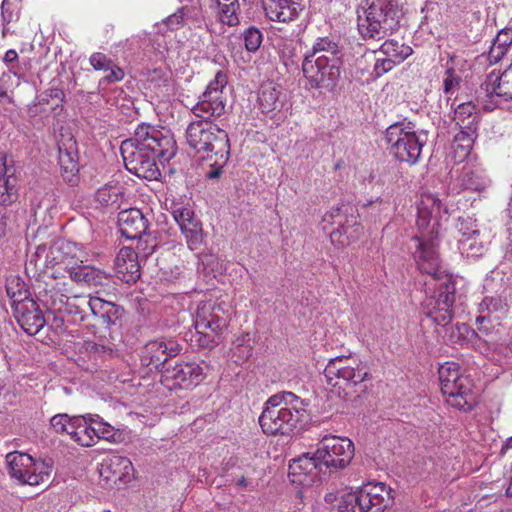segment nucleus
Wrapping results in <instances>:
<instances>
[{
    "instance_id": "obj_1",
    "label": "nucleus",
    "mask_w": 512,
    "mask_h": 512,
    "mask_svg": "<svg viewBox=\"0 0 512 512\" xmlns=\"http://www.w3.org/2000/svg\"><path fill=\"white\" fill-rule=\"evenodd\" d=\"M126 169L139 178L155 180L160 175L156 159L169 162L176 153L172 135L146 123L139 124L134 136L120 146Z\"/></svg>"
},
{
    "instance_id": "obj_2",
    "label": "nucleus",
    "mask_w": 512,
    "mask_h": 512,
    "mask_svg": "<svg viewBox=\"0 0 512 512\" xmlns=\"http://www.w3.org/2000/svg\"><path fill=\"white\" fill-rule=\"evenodd\" d=\"M444 219H448L447 207L443 206L434 194H422L417 206L416 224L420 234L413 238L417 242L414 258L419 270L432 276L437 282L442 281L444 276H448L440 269L434 242Z\"/></svg>"
},
{
    "instance_id": "obj_3",
    "label": "nucleus",
    "mask_w": 512,
    "mask_h": 512,
    "mask_svg": "<svg viewBox=\"0 0 512 512\" xmlns=\"http://www.w3.org/2000/svg\"><path fill=\"white\" fill-rule=\"evenodd\" d=\"M341 51L329 37H319L307 50L302 60V72L313 89H332L339 77Z\"/></svg>"
},
{
    "instance_id": "obj_4",
    "label": "nucleus",
    "mask_w": 512,
    "mask_h": 512,
    "mask_svg": "<svg viewBox=\"0 0 512 512\" xmlns=\"http://www.w3.org/2000/svg\"><path fill=\"white\" fill-rule=\"evenodd\" d=\"M305 403L292 392L274 394L265 402L259 424L267 435H289L304 416Z\"/></svg>"
},
{
    "instance_id": "obj_5",
    "label": "nucleus",
    "mask_w": 512,
    "mask_h": 512,
    "mask_svg": "<svg viewBox=\"0 0 512 512\" xmlns=\"http://www.w3.org/2000/svg\"><path fill=\"white\" fill-rule=\"evenodd\" d=\"M358 11V30L364 39L381 40L397 30L404 15L403 0H368Z\"/></svg>"
},
{
    "instance_id": "obj_6",
    "label": "nucleus",
    "mask_w": 512,
    "mask_h": 512,
    "mask_svg": "<svg viewBox=\"0 0 512 512\" xmlns=\"http://www.w3.org/2000/svg\"><path fill=\"white\" fill-rule=\"evenodd\" d=\"M232 313V307L226 301L209 299L198 302L192 313L198 345L202 348L218 345Z\"/></svg>"
},
{
    "instance_id": "obj_7",
    "label": "nucleus",
    "mask_w": 512,
    "mask_h": 512,
    "mask_svg": "<svg viewBox=\"0 0 512 512\" xmlns=\"http://www.w3.org/2000/svg\"><path fill=\"white\" fill-rule=\"evenodd\" d=\"M441 392L449 406L469 412L477 404L473 380L464 373L458 363L445 362L438 369Z\"/></svg>"
},
{
    "instance_id": "obj_8",
    "label": "nucleus",
    "mask_w": 512,
    "mask_h": 512,
    "mask_svg": "<svg viewBox=\"0 0 512 512\" xmlns=\"http://www.w3.org/2000/svg\"><path fill=\"white\" fill-rule=\"evenodd\" d=\"M384 139L395 159L415 165L421 158L428 135L424 130H416L411 122L401 121L386 129Z\"/></svg>"
},
{
    "instance_id": "obj_9",
    "label": "nucleus",
    "mask_w": 512,
    "mask_h": 512,
    "mask_svg": "<svg viewBox=\"0 0 512 512\" xmlns=\"http://www.w3.org/2000/svg\"><path fill=\"white\" fill-rule=\"evenodd\" d=\"M185 138L188 146L203 159L213 160V154L221 155L223 163L227 150H230L228 133L212 121L197 119L191 121Z\"/></svg>"
},
{
    "instance_id": "obj_10",
    "label": "nucleus",
    "mask_w": 512,
    "mask_h": 512,
    "mask_svg": "<svg viewBox=\"0 0 512 512\" xmlns=\"http://www.w3.org/2000/svg\"><path fill=\"white\" fill-rule=\"evenodd\" d=\"M49 309L67 317V321L78 324L84 321L89 311L90 296L72 293L70 283L56 282L46 293Z\"/></svg>"
},
{
    "instance_id": "obj_11",
    "label": "nucleus",
    "mask_w": 512,
    "mask_h": 512,
    "mask_svg": "<svg viewBox=\"0 0 512 512\" xmlns=\"http://www.w3.org/2000/svg\"><path fill=\"white\" fill-rule=\"evenodd\" d=\"M324 377L330 386H356L370 378L368 368L358 357L337 356L327 363Z\"/></svg>"
},
{
    "instance_id": "obj_12",
    "label": "nucleus",
    "mask_w": 512,
    "mask_h": 512,
    "mask_svg": "<svg viewBox=\"0 0 512 512\" xmlns=\"http://www.w3.org/2000/svg\"><path fill=\"white\" fill-rule=\"evenodd\" d=\"M9 475L21 484L39 485L48 480L52 463L49 460H34L29 454L14 451L6 455Z\"/></svg>"
},
{
    "instance_id": "obj_13",
    "label": "nucleus",
    "mask_w": 512,
    "mask_h": 512,
    "mask_svg": "<svg viewBox=\"0 0 512 512\" xmlns=\"http://www.w3.org/2000/svg\"><path fill=\"white\" fill-rule=\"evenodd\" d=\"M354 444L347 437L326 434L317 444L316 455L322 467L331 472L343 470L354 457Z\"/></svg>"
},
{
    "instance_id": "obj_14",
    "label": "nucleus",
    "mask_w": 512,
    "mask_h": 512,
    "mask_svg": "<svg viewBox=\"0 0 512 512\" xmlns=\"http://www.w3.org/2000/svg\"><path fill=\"white\" fill-rule=\"evenodd\" d=\"M227 83L226 73L218 71L191 110L196 118L212 121L225 114L227 96L224 91Z\"/></svg>"
},
{
    "instance_id": "obj_15",
    "label": "nucleus",
    "mask_w": 512,
    "mask_h": 512,
    "mask_svg": "<svg viewBox=\"0 0 512 512\" xmlns=\"http://www.w3.org/2000/svg\"><path fill=\"white\" fill-rule=\"evenodd\" d=\"M348 213V207H336L326 212L323 216V229L330 226H336L329 232L331 243L338 247L349 245L352 241L359 238L362 233V227L358 223L357 216L353 209Z\"/></svg>"
},
{
    "instance_id": "obj_16",
    "label": "nucleus",
    "mask_w": 512,
    "mask_h": 512,
    "mask_svg": "<svg viewBox=\"0 0 512 512\" xmlns=\"http://www.w3.org/2000/svg\"><path fill=\"white\" fill-rule=\"evenodd\" d=\"M455 292V281L451 276H444L442 281L437 284V294L424 301V315L436 325L442 327L448 325L453 318Z\"/></svg>"
},
{
    "instance_id": "obj_17",
    "label": "nucleus",
    "mask_w": 512,
    "mask_h": 512,
    "mask_svg": "<svg viewBox=\"0 0 512 512\" xmlns=\"http://www.w3.org/2000/svg\"><path fill=\"white\" fill-rule=\"evenodd\" d=\"M209 366L201 362H180L161 374V383L169 390L188 389L198 385L206 376Z\"/></svg>"
},
{
    "instance_id": "obj_18",
    "label": "nucleus",
    "mask_w": 512,
    "mask_h": 512,
    "mask_svg": "<svg viewBox=\"0 0 512 512\" xmlns=\"http://www.w3.org/2000/svg\"><path fill=\"white\" fill-rule=\"evenodd\" d=\"M100 484L112 488L127 484L134 477V467L130 459L120 455H110L102 460L97 468Z\"/></svg>"
},
{
    "instance_id": "obj_19",
    "label": "nucleus",
    "mask_w": 512,
    "mask_h": 512,
    "mask_svg": "<svg viewBox=\"0 0 512 512\" xmlns=\"http://www.w3.org/2000/svg\"><path fill=\"white\" fill-rule=\"evenodd\" d=\"M487 294L478 307L476 322H483L492 313H504L507 308V285L503 278L487 277L483 285Z\"/></svg>"
},
{
    "instance_id": "obj_20",
    "label": "nucleus",
    "mask_w": 512,
    "mask_h": 512,
    "mask_svg": "<svg viewBox=\"0 0 512 512\" xmlns=\"http://www.w3.org/2000/svg\"><path fill=\"white\" fill-rule=\"evenodd\" d=\"M360 512H383L391 503V488L382 482H368L358 491Z\"/></svg>"
},
{
    "instance_id": "obj_21",
    "label": "nucleus",
    "mask_w": 512,
    "mask_h": 512,
    "mask_svg": "<svg viewBox=\"0 0 512 512\" xmlns=\"http://www.w3.org/2000/svg\"><path fill=\"white\" fill-rule=\"evenodd\" d=\"M181 351L180 345L173 339L159 338L146 343L140 359L143 366L159 369L169 358L175 357Z\"/></svg>"
},
{
    "instance_id": "obj_22",
    "label": "nucleus",
    "mask_w": 512,
    "mask_h": 512,
    "mask_svg": "<svg viewBox=\"0 0 512 512\" xmlns=\"http://www.w3.org/2000/svg\"><path fill=\"white\" fill-rule=\"evenodd\" d=\"M173 217L185 237L188 248L191 251L201 250L204 246L203 228L194 212L190 208L179 207L173 211Z\"/></svg>"
},
{
    "instance_id": "obj_23",
    "label": "nucleus",
    "mask_w": 512,
    "mask_h": 512,
    "mask_svg": "<svg viewBox=\"0 0 512 512\" xmlns=\"http://www.w3.org/2000/svg\"><path fill=\"white\" fill-rule=\"evenodd\" d=\"M77 245L69 241H57L50 247L38 246L35 252L36 264L42 261L45 267L54 265H64L68 270L69 265L73 263Z\"/></svg>"
},
{
    "instance_id": "obj_24",
    "label": "nucleus",
    "mask_w": 512,
    "mask_h": 512,
    "mask_svg": "<svg viewBox=\"0 0 512 512\" xmlns=\"http://www.w3.org/2000/svg\"><path fill=\"white\" fill-rule=\"evenodd\" d=\"M64 92L60 88H50L36 96L33 103L27 107L30 118L42 119L57 116L63 110Z\"/></svg>"
},
{
    "instance_id": "obj_25",
    "label": "nucleus",
    "mask_w": 512,
    "mask_h": 512,
    "mask_svg": "<svg viewBox=\"0 0 512 512\" xmlns=\"http://www.w3.org/2000/svg\"><path fill=\"white\" fill-rule=\"evenodd\" d=\"M322 468L316 452L312 456L307 453L292 460L289 464V476L293 483L310 486L318 479V474L322 471Z\"/></svg>"
},
{
    "instance_id": "obj_26",
    "label": "nucleus",
    "mask_w": 512,
    "mask_h": 512,
    "mask_svg": "<svg viewBox=\"0 0 512 512\" xmlns=\"http://www.w3.org/2000/svg\"><path fill=\"white\" fill-rule=\"evenodd\" d=\"M261 4L266 18L280 23L296 20L304 9L302 0H261Z\"/></svg>"
},
{
    "instance_id": "obj_27",
    "label": "nucleus",
    "mask_w": 512,
    "mask_h": 512,
    "mask_svg": "<svg viewBox=\"0 0 512 512\" xmlns=\"http://www.w3.org/2000/svg\"><path fill=\"white\" fill-rule=\"evenodd\" d=\"M13 312L17 323L29 335L37 334L45 324L42 311L33 299L17 304Z\"/></svg>"
},
{
    "instance_id": "obj_28",
    "label": "nucleus",
    "mask_w": 512,
    "mask_h": 512,
    "mask_svg": "<svg viewBox=\"0 0 512 512\" xmlns=\"http://www.w3.org/2000/svg\"><path fill=\"white\" fill-rule=\"evenodd\" d=\"M484 85L489 97L503 102L512 100V64L503 71L489 73Z\"/></svg>"
},
{
    "instance_id": "obj_29",
    "label": "nucleus",
    "mask_w": 512,
    "mask_h": 512,
    "mask_svg": "<svg viewBox=\"0 0 512 512\" xmlns=\"http://www.w3.org/2000/svg\"><path fill=\"white\" fill-rule=\"evenodd\" d=\"M118 226L127 239H141L147 233L148 220L139 209L131 208L118 214Z\"/></svg>"
},
{
    "instance_id": "obj_30",
    "label": "nucleus",
    "mask_w": 512,
    "mask_h": 512,
    "mask_svg": "<svg viewBox=\"0 0 512 512\" xmlns=\"http://www.w3.org/2000/svg\"><path fill=\"white\" fill-rule=\"evenodd\" d=\"M114 267L117 276L126 283H135L140 278L138 254L131 247H123L119 250Z\"/></svg>"
},
{
    "instance_id": "obj_31",
    "label": "nucleus",
    "mask_w": 512,
    "mask_h": 512,
    "mask_svg": "<svg viewBox=\"0 0 512 512\" xmlns=\"http://www.w3.org/2000/svg\"><path fill=\"white\" fill-rule=\"evenodd\" d=\"M68 273L73 282L90 288L97 289L107 286L111 282L109 274L90 265L71 266Z\"/></svg>"
},
{
    "instance_id": "obj_32",
    "label": "nucleus",
    "mask_w": 512,
    "mask_h": 512,
    "mask_svg": "<svg viewBox=\"0 0 512 512\" xmlns=\"http://www.w3.org/2000/svg\"><path fill=\"white\" fill-rule=\"evenodd\" d=\"M89 311L106 327L114 325L122 315V309L118 305L99 296H90Z\"/></svg>"
},
{
    "instance_id": "obj_33",
    "label": "nucleus",
    "mask_w": 512,
    "mask_h": 512,
    "mask_svg": "<svg viewBox=\"0 0 512 512\" xmlns=\"http://www.w3.org/2000/svg\"><path fill=\"white\" fill-rule=\"evenodd\" d=\"M58 151L61 176L66 182L74 183L79 171L78 154L76 152L75 143L70 142L68 145H59Z\"/></svg>"
},
{
    "instance_id": "obj_34",
    "label": "nucleus",
    "mask_w": 512,
    "mask_h": 512,
    "mask_svg": "<svg viewBox=\"0 0 512 512\" xmlns=\"http://www.w3.org/2000/svg\"><path fill=\"white\" fill-rule=\"evenodd\" d=\"M325 503L331 512H354L358 506L356 491L341 490L325 495Z\"/></svg>"
},
{
    "instance_id": "obj_35",
    "label": "nucleus",
    "mask_w": 512,
    "mask_h": 512,
    "mask_svg": "<svg viewBox=\"0 0 512 512\" xmlns=\"http://www.w3.org/2000/svg\"><path fill=\"white\" fill-rule=\"evenodd\" d=\"M477 136L478 130L460 129L454 136L451 146V156L454 162L460 163L468 157Z\"/></svg>"
},
{
    "instance_id": "obj_36",
    "label": "nucleus",
    "mask_w": 512,
    "mask_h": 512,
    "mask_svg": "<svg viewBox=\"0 0 512 512\" xmlns=\"http://www.w3.org/2000/svg\"><path fill=\"white\" fill-rule=\"evenodd\" d=\"M93 414L76 415V426L73 432V441L83 447L95 444V429L93 428Z\"/></svg>"
},
{
    "instance_id": "obj_37",
    "label": "nucleus",
    "mask_w": 512,
    "mask_h": 512,
    "mask_svg": "<svg viewBox=\"0 0 512 512\" xmlns=\"http://www.w3.org/2000/svg\"><path fill=\"white\" fill-rule=\"evenodd\" d=\"M453 120L460 129L478 130L480 114L473 103L466 102L457 106Z\"/></svg>"
},
{
    "instance_id": "obj_38",
    "label": "nucleus",
    "mask_w": 512,
    "mask_h": 512,
    "mask_svg": "<svg viewBox=\"0 0 512 512\" xmlns=\"http://www.w3.org/2000/svg\"><path fill=\"white\" fill-rule=\"evenodd\" d=\"M377 51L378 54L389 57L398 65L404 62L413 52L410 46L394 39L385 41Z\"/></svg>"
},
{
    "instance_id": "obj_39",
    "label": "nucleus",
    "mask_w": 512,
    "mask_h": 512,
    "mask_svg": "<svg viewBox=\"0 0 512 512\" xmlns=\"http://www.w3.org/2000/svg\"><path fill=\"white\" fill-rule=\"evenodd\" d=\"M5 287L13 309L17 304L31 300L27 285L19 276L10 275L7 277Z\"/></svg>"
},
{
    "instance_id": "obj_40",
    "label": "nucleus",
    "mask_w": 512,
    "mask_h": 512,
    "mask_svg": "<svg viewBox=\"0 0 512 512\" xmlns=\"http://www.w3.org/2000/svg\"><path fill=\"white\" fill-rule=\"evenodd\" d=\"M218 10L222 23L229 26H236L239 23L240 2L239 0H210Z\"/></svg>"
},
{
    "instance_id": "obj_41",
    "label": "nucleus",
    "mask_w": 512,
    "mask_h": 512,
    "mask_svg": "<svg viewBox=\"0 0 512 512\" xmlns=\"http://www.w3.org/2000/svg\"><path fill=\"white\" fill-rule=\"evenodd\" d=\"M278 90L270 83L263 85L258 95V103L263 113H271L278 109Z\"/></svg>"
},
{
    "instance_id": "obj_42",
    "label": "nucleus",
    "mask_w": 512,
    "mask_h": 512,
    "mask_svg": "<svg viewBox=\"0 0 512 512\" xmlns=\"http://www.w3.org/2000/svg\"><path fill=\"white\" fill-rule=\"evenodd\" d=\"M76 423V415L70 416L66 413H60L51 417L50 428L54 433L60 435H68L72 440Z\"/></svg>"
},
{
    "instance_id": "obj_43",
    "label": "nucleus",
    "mask_w": 512,
    "mask_h": 512,
    "mask_svg": "<svg viewBox=\"0 0 512 512\" xmlns=\"http://www.w3.org/2000/svg\"><path fill=\"white\" fill-rule=\"evenodd\" d=\"M253 339L249 333H242L233 342V355L237 358L236 361H247L252 355Z\"/></svg>"
},
{
    "instance_id": "obj_44",
    "label": "nucleus",
    "mask_w": 512,
    "mask_h": 512,
    "mask_svg": "<svg viewBox=\"0 0 512 512\" xmlns=\"http://www.w3.org/2000/svg\"><path fill=\"white\" fill-rule=\"evenodd\" d=\"M458 249L466 257H478L484 251L483 242L480 240V232L469 238H458Z\"/></svg>"
},
{
    "instance_id": "obj_45",
    "label": "nucleus",
    "mask_w": 512,
    "mask_h": 512,
    "mask_svg": "<svg viewBox=\"0 0 512 512\" xmlns=\"http://www.w3.org/2000/svg\"><path fill=\"white\" fill-rule=\"evenodd\" d=\"M8 159L7 157L5 156H0V181H4V185H5V188H6V195L5 193H2L1 194V202L3 204H10L14 201H16L17 199V195L15 192L12 191V188L9 189L8 188V184H9V178L12 176L13 174V167L9 166L8 163H7Z\"/></svg>"
},
{
    "instance_id": "obj_46",
    "label": "nucleus",
    "mask_w": 512,
    "mask_h": 512,
    "mask_svg": "<svg viewBox=\"0 0 512 512\" xmlns=\"http://www.w3.org/2000/svg\"><path fill=\"white\" fill-rule=\"evenodd\" d=\"M92 423L93 428L95 429V443L99 439L115 441L117 431L109 423L103 421V419L99 415L93 414Z\"/></svg>"
},
{
    "instance_id": "obj_47",
    "label": "nucleus",
    "mask_w": 512,
    "mask_h": 512,
    "mask_svg": "<svg viewBox=\"0 0 512 512\" xmlns=\"http://www.w3.org/2000/svg\"><path fill=\"white\" fill-rule=\"evenodd\" d=\"M371 56L374 60L373 70L370 74L371 78L373 79L381 77L398 65L397 63H394V61L389 57L378 54L377 50H374L371 53Z\"/></svg>"
},
{
    "instance_id": "obj_48",
    "label": "nucleus",
    "mask_w": 512,
    "mask_h": 512,
    "mask_svg": "<svg viewBox=\"0 0 512 512\" xmlns=\"http://www.w3.org/2000/svg\"><path fill=\"white\" fill-rule=\"evenodd\" d=\"M120 189L112 186H104L97 190L95 194L96 201L102 206L116 204L119 200Z\"/></svg>"
},
{
    "instance_id": "obj_49",
    "label": "nucleus",
    "mask_w": 512,
    "mask_h": 512,
    "mask_svg": "<svg viewBox=\"0 0 512 512\" xmlns=\"http://www.w3.org/2000/svg\"><path fill=\"white\" fill-rule=\"evenodd\" d=\"M456 229L459 233V238H469L470 236L477 235V233L480 232L476 220L469 216L459 217Z\"/></svg>"
},
{
    "instance_id": "obj_50",
    "label": "nucleus",
    "mask_w": 512,
    "mask_h": 512,
    "mask_svg": "<svg viewBox=\"0 0 512 512\" xmlns=\"http://www.w3.org/2000/svg\"><path fill=\"white\" fill-rule=\"evenodd\" d=\"M474 331L465 323H457L455 326L450 328V334L448 335V341L452 344H460L466 341L470 335H473Z\"/></svg>"
},
{
    "instance_id": "obj_51",
    "label": "nucleus",
    "mask_w": 512,
    "mask_h": 512,
    "mask_svg": "<svg viewBox=\"0 0 512 512\" xmlns=\"http://www.w3.org/2000/svg\"><path fill=\"white\" fill-rule=\"evenodd\" d=\"M243 40L245 48L250 52H255L262 43V33L255 27H249L243 33Z\"/></svg>"
},
{
    "instance_id": "obj_52",
    "label": "nucleus",
    "mask_w": 512,
    "mask_h": 512,
    "mask_svg": "<svg viewBox=\"0 0 512 512\" xmlns=\"http://www.w3.org/2000/svg\"><path fill=\"white\" fill-rule=\"evenodd\" d=\"M191 8L188 6L179 8L175 13L165 19V24L171 30H177L183 26L185 19L189 16Z\"/></svg>"
},
{
    "instance_id": "obj_53",
    "label": "nucleus",
    "mask_w": 512,
    "mask_h": 512,
    "mask_svg": "<svg viewBox=\"0 0 512 512\" xmlns=\"http://www.w3.org/2000/svg\"><path fill=\"white\" fill-rule=\"evenodd\" d=\"M460 84V77L456 75L454 69H448L443 79V92L449 99L458 88Z\"/></svg>"
},
{
    "instance_id": "obj_54",
    "label": "nucleus",
    "mask_w": 512,
    "mask_h": 512,
    "mask_svg": "<svg viewBox=\"0 0 512 512\" xmlns=\"http://www.w3.org/2000/svg\"><path fill=\"white\" fill-rule=\"evenodd\" d=\"M230 155V150H227L226 157H224L223 163L221 162V155L220 154H213V163L210 165L211 170L207 172L206 177L208 179H217L221 173L223 167L226 165Z\"/></svg>"
},
{
    "instance_id": "obj_55",
    "label": "nucleus",
    "mask_w": 512,
    "mask_h": 512,
    "mask_svg": "<svg viewBox=\"0 0 512 512\" xmlns=\"http://www.w3.org/2000/svg\"><path fill=\"white\" fill-rule=\"evenodd\" d=\"M89 62L95 70L104 71H108V68L111 67V64L113 63L110 58L100 52L93 53L89 58Z\"/></svg>"
},
{
    "instance_id": "obj_56",
    "label": "nucleus",
    "mask_w": 512,
    "mask_h": 512,
    "mask_svg": "<svg viewBox=\"0 0 512 512\" xmlns=\"http://www.w3.org/2000/svg\"><path fill=\"white\" fill-rule=\"evenodd\" d=\"M109 73L100 80V84H112L115 82H119L123 80L125 73L122 68L114 64H111V67L108 68Z\"/></svg>"
},
{
    "instance_id": "obj_57",
    "label": "nucleus",
    "mask_w": 512,
    "mask_h": 512,
    "mask_svg": "<svg viewBox=\"0 0 512 512\" xmlns=\"http://www.w3.org/2000/svg\"><path fill=\"white\" fill-rule=\"evenodd\" d=\"M493 42L506 50H509L512 45V28H504L499 31Z\"/></svg>"
},
{
    "instance_id": "obj_58",
    "label": "nucleus",
    "mask_w": 512,
    "mask_h": 512,
    "mask_svg": "<svg viewBox=\"0 0 512 512\" xmlns=\"http://www.w3.org/2000/svg\"><path fill=\"white\" fill-rule=\"evenodd\" d=\"M507 52L508 50L493 42L487 53V60L489 61V64L493 65L498 63Z\"/></svg>"
},
{
    "instance_id": "obj_59",
    "label": "nucleus",
    "mask_w": 512,
    "mask_h": 512,
    "mask_svg": "<svg viewBox=\"0 0 512 512\" xmlns=\"http://www.w3.org/2000/svg\"><path fill=\"white\" fill-rule=\"evenodd\" d=\"M367 207H372L377 209L378 211H385L390 208L389 201L383 200L381 198H377L375 200H371L366 204Z\"/></svg>"
},
{
    "instance_id": "obj_60",
    "label": "nucleus",
    "mask_w": 512,
    "mask_h": 512,
    "mask_svg": "<svg viewBox=\"0 0 512 512\" xmlns=\"http://www.w3.org/2000/svg\"><path fill=\"white\" fill-rule=\"evenodd\" d=\"M7 0H3L1 4V18L3 21V24H9L12 21V13L8 12L5 8Z\"/></svg>"
},
{
    "instance_id": "obj_61",
    "label": "nucleus",
    "mask_w": 512,
    "mask_h": 512,
    "mask_svg": "<svg viewBox=\"0 0 512 512\" xmlns=\"http://www.w3.org/2000/svg\"><path fill=\"white\" fill-rule=\"evenodd\" d=\"M18 59V53L16 52V50L14 49H9L5 55H4V58H3V61L5 63H13L15 61H17Z\"/></svg>"
},
{
    "instance_id": "obj_62",
    "label": "nucleus",
    "mask_w": 512,
    "mask_h": 512,
    "mask_svg": "<svg viewBox=\"0 0 512 512\" xmlns=\"http://www.w3.org/2000/svg\"><path fill=\"white\" fill-rule=\"evenodd\" d=\"M8 96L7 87L4 83V79L0 78V99H4Z\"/></svg>"
},
{
    "instance_id": "obj_63",
    "label": "nucleus",
    "mask_w": 512,
    "mask_h": 512,
    "mask_svg": "<svg viewBox=\"0 0 512 512\" xmlns=\"http://www.w3.org/2000/svg\"><path fill=\"white\" fill-rule=\"evenodd\" d=\"M6 222L4 221V217L0 214V237H2L5 233Z\"/></svg>"
},
{
    "instance_id": "obj_64",
    "label": "nucleus",
    "mask_w": 512,
    "mask_h": 512,
    "mask_svg": "<svg viewBox=\"0 0 512 512\" xmlns=\"http://www.w3.org/2000/svg\"><path fill=\"white\" fill-rule=\"evenodd\" d=\"M236 484H237V486H239V487H247L248 482H247L246 478H245L244 476H242L241 478H239V479L237 480V483H236Z\"/></svg>"
}]
</instances>
